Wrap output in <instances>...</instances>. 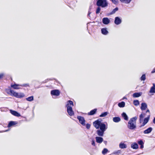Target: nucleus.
Here are the masks:
<instances>
[{
    "label": "nucleus",
    "instance_id": "nucleus-1",
    "mask_svg": "<svg viewBox=\"0 0 155 155\" xmlns=\"http://www.w3.org/2000/svg\"><path fill=\"white\" fill-rule=\"evenodd\" d=\"M93 124L96 129H98L96 132L98 135L100 137H103L104 131L107 128V126L104 123L101 122L98 119L94 121Z\"/></svg>",
    "mask_w": 155,
    "mask_h": 155
},
{
    "label": "nucleus",
    "instance_id": "nucleus-2",
    "mask_svg": "<svg viewBox=\"0 0 155 155\" xmlns=\"http://www.w3.org/2000/svg\"><path fill=\"white\" fill-rule=\"evenodd\" d=\"M137 117H135L131 118L128 123L127 127L130 130H133L135 129L136 126V121Z\"/></svg>",
    "mask_w": 155,
    "mask_h": 155
},
{
    "label": "nucleus",
    "instance_id": "nucleus-3",
    "mask_svg": "<svg viewBox=\"0 0 155 155\" xmlns=\"http://www.w3.org/2000/svg\"><path fill=\"white\" fill-rule=\"evenodd\" d=\"M74 106L73 103L71 101L69 100L67 102L66 107L67 108V111L69 115L71 116L74 115V112L72 110V107Z\"/></svg>",
    "mask_w": 155,
    "mask_h": 155
},
{
    "label": "nucleus",
    "instance_id": "nucleus-4",
    "mask_svg": "<svg viewBox=\"0 0 155 155\" xmlns=\"http://www.w3.org/2000/svg\"><path fill=\"white\" fill-rule=\"evenodd\" d=\"M9 93L7 92L8 94L17 98H22L24 97L25 94L22 93H17L11 89H8Z\"/></svg>",
    "mask_w": 155,
    "mask_h": 155
},
{
    "label": "nucleus",
    "instance_id": "nucleus-5",
    "mask_svg": "<svg viewBox=\"0 0 155 155\" xmlns=\"http://www.w3.org/2000/svg\"><path fill=\"white\" fill-rule=\"evenodd\" d=\"M97 5L98 6H101L102 8L107 7L108 3L107 0H98L96 3Z\"/></svg>",
    "mask_w": 155,
    "mask_h": 155
},
{
    "label": "nucleus",
    "instance_id": "nucleus-6",
    "mask_svg": "<svg viewBox=\"0 0 155 155\" xmlns=\"http://www.w3.org/2000/svg\"><path fill=\"white\" fill-rule=\"evenodd\" d=\"M77 119L79 120L80 123L82 125H85V120L83 117L80 116H77Z\"/></svg>",
    "mask_w": 155,
    "mask_h": 155
},
{
    "label": "nucleus",
    "instance_id": "nucleus-7",
    "mask_svg": "<svg viewBox=\"0 0 155 155\" xmlns=\"http://www.w3.org/2000/svg\"><path fill=\"white\" fill-rule=\"evenodd\" d=\"M51 94L52 95L58 96L60 94V92L58 90H54L51 91Z\"/></svg>",
    "mask_w": 155,
    "mask_h": 155
},
{
    "label": "nucleus",
    "instance_id": "nucleus-8",
    "mask_svg": "<svg viewBox=\"0 0 155 155\" xmlns=\"http://www.w3.org/2000/svg\"><path fill=\"white\" fill-rule=\"evenodd\" d=\"M150 115H148L147 117L144 119L143 123L140 126V127L144 126L148 122L150 119Z\"/></svg>",
    "mask_w": 155,
    "mask_h": 155
},
{
    "label": "nucleus",
    "instance_id": "nucleus-9",
    "mask_svg": "<svg viewBox=\"0 0 155 155\" xmlns=\"http://www.w3.org/2000/svg\"><path fill=\"white\" fill-rule=\"evenodd\" d=\"M121 19L118 17H117L115 18L114 23L117 25H118L121 23Z\"/></svg>",
    "mask_w": 155,
    "mask_h": 155
},
{
    "label": "nucleus",
    "instance_id": "nucleus-10",
    "mask_svg": "<svg viewBox=\"0 0 155 155\" xmlns=\"http://www.w3.org/2000/svg\"><path fill=\"white\" fill-rule=\"evenodd\" d=\"M18 124V122L16 121H10L8 123V127L15 126Z\"/></svg>",
    "mask_w": 155,
    "mask_h": 155
},
{
    "label": "nucleus",
    "instance_id": "nucleus-11",
    "mask_svg": "<svg viewBox=\"0 0 155 155\" xmlns=\"http://www.w3.org/2000/svg\"><path fill=\"white\" fill-rule=\"evenodd\" d=\"M102 22L104 24L107 25L110 23V20L107 18H104L102 19Z\"/></svg>",
    "mask_w": 155,
    "mask_h": 155
},
{
    "label": "nucleus",
    "instance_id": "nucleus-12",
    "mask_svg": "<svg viewBox=\"0 0 155 155\" xmlns=\"http://www.w3.org/2000/svg\"><path fill=\"white\" fill-rule=\"evenodd\" d=\"M96 141L98 143H101L103 140V139L102 137H95Z\"/></svg>",
    "mask_w": 155,
    "mask_h": 155
},
{
    "label": "nucleus",
    "instance_id": "nucleus-13",
    "mask_svg": "<svg viewBox=\"0 0 155 155\" xmlns=\"http://www.w3.org/2000/svg\"><path fill=\"white\" fill-rule=\"evenodd\" d=\"M147 107V105L145 103H142L141 104V107L140 108L142 110H144Z\"/></svg>",
    "mask_w": 155,
    "mask_h": 155
},
{
    "label": "nucleus",
    "instance_id": "nucleus-14",
    "mask_svg": "<svg viewBox=\"0 0 155 155\" xmlns=\"http://www.w3.org/2000/svg\"><path fill=\"white\" fill-rule=\"evenodd\" d=\"M11 114L15 116L19 117L21 116L20 114L15 111L12 110L11 111Z\"/></svg>",
    "mask_w": 155,
    "mask_h": 155
},
{
    "label": "nucleus",
    "instance_id": "nucleus-15",
    "mask_svg": "<svg viewBox=\"0 0 155 155\" xmlns=\"http://www.w3.org/2000/svg\"><path fill=\"white\" fill-rule=\"evenodd\" d=\"M97 111V109L95 108L91 110L90 112L88 113L87 114L89 115H92L95 114Z\"/></svg>",
    "mask_w": 155,
    "mask_h": 155
},
{
    "label": "nucleus",
    "instance_id": "nucleus-16",
    "mask_svg": "<svg viewBox=\"0 0 155 155\" xmlns=\"http://www.w3.org/2000/svg\"><path fill=\"white\" fill-rule=\"evenodd\" d=\"M131 147L132 148L134 149H136L138 148L137 144L136 143H132L131 145Z\"/></svg>",
    "mask_w": 155,
    "mask_h": 155
},
{
    "label": "nucleus",
    "instance_id": "nucleus-17",
    "mask_svg": "<svg viewBox=\"0 0 155 155\" xmlns=\"http://www.w3.org/2000/svg\"><path fill=\"white\" fill-rule=\"evenodd\" d=\"M153 86L151 87L150 91V93H155V84L153 83Z\"/></svg>",
    "mask_w": 155,
    "mask_h": 155
},
{
    "label": "nucleus",
    "instance_id": "nucleus-18",
    "mask_svg": "<svg viewBox=\"0 0 155 155\" xmlns=\"http://www.w3.org/2000/svg\"><path fill=\"white\" fill-rule=\"evenodd\" d=\"M120 118L119 117H114L113 118V121L115 123H118L120 121Z\"/></svg>",
    "mask_w": 155,
    "mask_h": 155
},
{
    "label": "nucleus",
    "instance_id": "nucleus-19",
    "mask_svg": "<svg viewBox=\"0 0 155 155\" xmlns=\"http://www.w3.org/2000/svg\"><path fill=\"white\" fill-rule=\"evenodd\" d=\"M152 128L151 127H150L148 128L147 129L145 130L144 132L143 133L145 134H149L151 132V131L152 130Z\"/></svg>",
    "mask_w": 155,
    "mask_h": 155
},
{
    "label": "nucleus",
    "instance_id": "nucleus-20",
    "mask_svg": "<svg viewBox=\"0 0 155 155\" xmlns=\"http://www.w3.org/2000/svg\"><path fill=\"white\" fill-rule=\"evenodd\" d=\"M142 94L141 93H135L133 94V97H137L140 96Z\"/></svg>",
    "mask_w": 155,
    "mask_h": 155
},
{
    "label": "nucleus",
    "instance_id": "nucleus-21",
    "mask_svg": "<svg viewBox=\"0 0 155 155\" xmlns=\"http://www.w3.org/2000/svg\"><path fill=\"white\" fill-rule=\"evenodd\" d=\"M101 31L102 33L104 35H106L108 33V31L107 30L106 28H102L101 30Z\"/></svg>",
    "mask_w": 155,
    "mask_h": 155
},
{
    "label": "nucleus",
    "instance_id": "nucleus-22",
    "mask_svg": "<svg viewBox=\"0 0 155 155\" xmlns=\"http://www.w3.org/2000/svg\"><path fill=\"white\" fill-rule=\"evenodd\" d=\"M137 143L139 145H140V149H143V148L144 144V143L143 142V140H140L139 141H138Z\"/></svg>",
    "mask_w": 155,
    "mask_h": 155
},
{
    "label": "nucleus",
    "instance_id": "nucleus-23",
    "mask_svg": "<svg viewBox=\"0 0 155 155\" xmlns=\"http://www.w3.org/2000/svg\"><path fill=\"white\" fill-rule=\"evenodd\" d=\"M19 85L14 84L11 85V87L15 89H18L20 88L18 87Z\"/></svg>",
    "mask_w": 155,
    "mask_h": 155
},
{
    "label": "nucleus",
    "instance_id": "nucleus-24",
    "mask_svg": "<svg viewBox=\"0 0 155 155\" xmlns=\"http://www.w3.org/2000/svg\"><path fill=\"white\" fill-rule=\"evenodd\" d=\"M122 116L124 118V119L126 120H128V118L126 114L124 113H123L121 114Z\"/></svg>",
    "mask_w": 155,
    "mask_h": 155
},
{
    "label": "nucleus",
    "instance_id": "nucleus-25",
    "mask_svg": "<svg viewBox=\"0 0 155 155\" xmlns=\"http://www.w3.org/2000/svg\"><path fill=\"white\" fill-rule=\"evenodd\" d=\"M125 103L124 101H122L118 104V106L120 107H123L125 106Z\"/></svg>",
    "mask_w": 155,
    "mask_h": 155
},
{
    "label": "nucleus",
    "instance_id": "nucleus-26",
    "mask_svg": "<svg viewBox=\"0 0 155 155\" xmlns=\"http://www.w3.org/2000/svg\"><path fill=\"white\" fill-rule=\"evenodd\" d=\"M119 147L121 149L125 148L127 147V145L124 143H120L119 144Z\"/></svg>",
    "mask_w": 155,
    "mask_h": 155
},
{
    "label": "nucleus",
    "instance_id": "nucleus-27",
    "mask_svg": "<svg viewBox=\"0 0 155 155\" xmlns=\"http://www.w3.org/2000/svg\"><path fill=\"white\" fill-rule=\"evenodd\" d=\"M120 1L122 3L129 4L131 2L132 0H120Z\"/></svg>",
    "mask_w": 155,
    "mask_h": 155
},
{
    "label": "nucleus",
    "instance_id": "nucleus-28",
    "mask_svg": "<svg viewBox=\"0 0 155 155\" xmlns=\"http://www.w3.org/2000/svg\"><path fill=\"white\" fill-rule=\"evenodd\" d=\"M145 116V114H143L142 113L140 116V119L139 120L140 121V122L141 120H142L143 118L144 117V116Z\"/></svg>",
    "mask_w": 155,
    "mask_h": 155
},
{
    "label": "nucleus",
    "instance_id": "nucleus-29",
    "mask_svg": "<svg viewBox=\"0 0 155 155\" xmlns=\"http://www.w3.org/2000/svg\"><path fill=\"white\" fill-rule=\"evenodd\" d=\"M108 113L107 112H105L102 113L100 115V117H104L107 115Z\"/></svg>",
    "mask_w": 155,
    "mask_h": 155
},
{
    "label": "nucleus",
    "instance_id": "nucleus-30",
    "mask_svg": "<svg viewBox=\"0 0 155 155\" xmlns=\"http://www.w3.org/2000/svg\"><path fill=\"white\" fill-rule=\"evenodd\" d=\"M134 105L136 106H137L139 104V102L138 100H135L133 101Z\"/></svg>",
    "mask_w": 155,
    "mask_h": 155
},
{
    "label": "nucleus",
    "instance_id": "nucleus-31",
    "mask_svg": "<svg viewBox=\"0 0 155 155\" xmlns=\"http://www.w3.org/2000/svg\"><path fill=\"white\" fill-rule=\"evenodd\" d=\"M26 99L27 101H31L33 100L34 98L33 96H31L29 97H28L26 98Z\"/></svg>",
    "mask_w": 155,
    "mask_h": 155
},
{
    "label": "nucleus",
    "instance_id": "nucleus-32",
    "mask_svg": "<svg viewBox=\"0 0 155 155\" xmlns=\"http://www.w3.org/2000/svg\"><path fill=\"white\" fill-rule=\"evenodd\" d=\"M118 10V7H116L111 12L110 14H113L115 13V12L117 11Z\"/></svg>",
    "mask_w": 155,
    "mask_h": 155
},
{
    "label": "nucleus",
    "instance_id": "nucleus-33",
    "mask_svg": "<svg viewBox=\"0 0 155 155\" xmlns=\"http://www.w3.org/2000/svg\"><path fill=\"white\" fill-rule=\"evenodd\" d=\"M108 150L107 148H104L102 151V153L104 154H105L108 152Z\"/></svg>",
    "mask_w": 155,
    "mask_h": 155
},
{
    "label": "nucleus",
    "instance_id": "nucleus-34",
    "mask_svg": "<svg viewBox=\"0 0 155 155\" xmlns=\"http://www.w3.org/2000/svg\"><path fill=\"white\" fill-rule=\"evenodd\" d=\"M146 79V75L145 74H143L140 78L141 81H144Z\"/></svg>",
    "mask_w": 155,
    "mask_h": 155
},
{
    "label": "nucleus",
    "instance_id": "nucleus-35",
    "mask_svg": "<svg viewBox=\"0 0 155 155\" xmlns=\"http://www.w3.org/2000/svg\"><path fill=\"white\" fill-rule=\"evenodd\" d=\"M111 2L115 5H117L118 3V1L117 0H110Z\"/></svg>",
    "mask_w": 155,
    "mask_h": 155
},
{
    "label": "nucleus",
    "instance_id": "nucleus-36",
    "mask_svg": "<svg viewBox=\"0 0 155 155\" xmlns=\"http://www.w3.org/2000/svg\"><path fill=\"white\" fill-rule=\"evenodd\" d=\"M100 10H101L100 8L99 7H98L97 8V9L96 10V13L97 14H98L100 12Z\"/></svg>",
    "mask_w": 155,
    "mask_h": 155
},
{
    "label": "nucleus",
    "instance_id": "nucleus-37",
    "mask_svg": "<svg viewBox=\"0 0 155 155\" xmlns=\"http://www.w3.org/2000/svg\"><path fill=\"white\" fill-rule=\"evenodd\" d=\"M86 127L87 129H89L91 127V124H87L86 125Z\"/></svg>",
    "mask_w": 155,
    "mask_h": 155
},
{
    "label": "nucleus",
    "instance_id": "nucleus-38",
    "mask_svg": "<svg viewBox=\"0 0 155 155\" xmlns=\"http://www.w3.org/2000/svg\"><path fill=\"white\" fill-rule=\"evenodd\" d=\"M4 76V74L3 73L0 74V79H2L3 78Z\"/></svg>",
    "mask_w": 155,
    "mask_h": 155
},
{
    "label": "nucleus",
    "instance_id": "nucleus-39",
    "mask_svg": "<svg viewBox=\"0 0 155 155\" xmlns=\"http://www.w3.org/2000/svg\"><path fill=\"white\" fill-rule=\"evenodd\" d=\"M91 144L93 146H95V141H94V140H93L92 141Z\"/></svg>",
    "mask_w": 155,
    "mask_h": 155
},
{
    "label": "nucleus",
    "instance_id": "nucleus-40",
    "mask_svg": "<svg viewBox=\"0 0 155 155\" xmlns=\"http://www.w3.org/2000/svg\"><path fill=\"white\" fill-rule=\"evenodd\" d=\"M21 86L22 87H27V86H28L29 85L28 84H23L22 85H21Z\"/></svg>",
    "mask_w": 155,
    "mask_h": 155
},
{
    "label": "nucleus",
    "instance_id": "nucleus-41",
    "mask_svg": "<svg viewBox=\"0 0 155 155\" xmlns=\"http://www.w3.org/2000/svg\"><path fill=\"white\" fill-rule=\"evenodd\" d=\"M155 72V68L152 71L151 73H153Z\"/></svg>",
    "mask_w": 155,
    "mask_h": 155
},
{
    "label": "nucleus",
    "instance_id": "nucleus-42",
    "mask_svg": "<svg viewBox=\"0 0 155 155\" xmlns=\"http://www.w3.org/2000/svg\"><path fill=\"white\" fill-rule=\"evenodd\" d=\"M147 112H148L149 115H150V111L149 109H147L146 111V113H147Z\"/></svg>",
    "mask_w": 155,
    "mask_h": 155
},
{
    "label": "nucleus",
    "instance_id": "nucleus-43",
    "mask_svg": "<svg viewBox=\"0 0 155 155\" xmlns=\"http://www.w3.org/2000/svg\"><path fill=\"white\" fill-rule=\"evenodd\" d=\"M153 121V123L155 124V117L154 118Z\"/></svg>",
    "mask_w": 155,
    "mask_h": 155
},
{
    "label": "nucleus",
    "instance_id": "nucleus-44",
    "mask_svg": "<svg viewBox=\"0 0 155 155\" xmlns=\"http://www.w3.org/2000/svg\"><path fill=\"white\" fill-rule=\"evenodd\" d=\"M91 12H89V13H88V15H90V14H91Z\"/></svg>",
    "mask_w": 155,
    "mask_h": 155
},
{
    "label": "nucleus",
    "instance_id": "nucleus-45",
    "mask_svg": "<svg viewBox=\"0 0 155 155\" xmlns=\"http://www.w3.org/2000/svg\"><path fill=\"white\" fill-rule=\"evenodd\" d=\"M104 142L105 143H106L107 142L106 141H104Z\"/></svg>",
    "mask_w": 155,
    "mask_h": 155
}]
</instances>
